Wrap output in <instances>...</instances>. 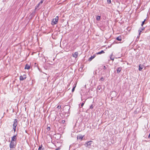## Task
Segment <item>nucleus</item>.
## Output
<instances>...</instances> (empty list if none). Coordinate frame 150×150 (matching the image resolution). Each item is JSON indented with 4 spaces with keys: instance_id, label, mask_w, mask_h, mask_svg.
Returning <instances> with one entry per match:
<instances>
[{
    "instance_id": "f257e3e1",
    "label": "nucleus",
    "mask_w": 150,
    "mask_h": 150,
    "mask_svg": "<svg viewBox=\"0 0 150 150\" xmlns=\"http://www.w3.org/2000/svg\"><path fill=\"white\" fill-rule=\"evenodd\" d=\"M59 20V17L58 16H56L55 18L52 19L51 22V24L52 25H54L57 24Z\"/></svg>"
},
{
    "instance_id": "f03ea898",
    "label": "nucleus",
    "mask_w": 150,
    "mask_h": 150,
    "mask_svg": "<svg viewBox=\"0 0 150 150\" xmlns=\"http://www.w3.org/2000/svg\"><path fill=\"white\" fill-rule=\"evenodd\" d=\"M17 119H15L13 121V129L14 132L16 131V127L17 126L18 122H17Z\"/></svg>"
},
{
    "instance_id": "7ed1b4c3",
    "label": "nucleus",
    "mask_w": 150,
    "mask_h": 150,
    "mask_svg": "<svg viewBox=\"0 0 150 150\" xmlns=\"http://www.w3.org/2000/svg\"><path fill=\"white\" fill-rule=\"evenodd\" d=\"M93 141H90L87 142L84 144V145L87 147L90 148L91 147V144L92 143Z\"/></svg>"
},
{
    "instance_id": "20e7f679",
    "label": "nucleus",
    "mask_w": 150,
    "mask_h": 150,
    "mask_svg": "<svg viewBox=\"0 0 150 150\" xmlns=\"http://www.w3.org/2000/svg\"><path fill=\"white\" fill-rule=\"evenodd\" d=\"M16 144L14 142L11 141L9 145V147L11 149L14 148L16 146Z\"/></svg>"
},
{
    "instance_id": "39448f33",
    "label": "nucleus",
    "mask_w": 150,
    "mask_h": 150,
    "mask_svg": "<svg viewBox=\"0 0 150 150\" xmlns=\"http://www.w3.org/2000/svg\"><path fill=\"white\" fill-rule=\"evenodd\" d=\"M17 139L16 135H14L11 138V141L14 142L16 141Z\"/></svg>"
},
{
    "instance_id": "423d86ee",
    "label": "nucleus",
    "mask_w": 150,
    "mask_h": 150,
    "mask_svg": "<svg viewBox=\"0 0 150 150\" xmlns=\"http://www.w3.org/2000/svg\"><path fill=\"white\" fill-rule=\"evenodd\" d=\"M78 53L77 52H76L72 54V56L75 58H76L78 57Z\"/></svg>"
},
{
    "instance_id": "0eeeda50",
    "label": "nucleus",
    "mask_w": 150,
    "mask_h": 150,
    "mask_svg": "<svg viewBox=\"0 0 150 150\" xmlns=\"http://www.w3.org/2000/svg\"><path fill=\"white\" fill-rule=\"evenodd\" d=\"M26 78L25 76L24 75L23 76H21L20 77V79L21 81H23Z\"/></svg>"
},
{
    "instance_id": "6e6552de",
    "label": "nucleus",
    "mask_w": 150,
    "mask_h": 150,
    "mask_svg": "<svg viewBox=\"0 0 150 150\" xmlns=\"http://www.w3.org/2000/svg\"><path fill=\"white\" fill-rule=\"evenodd\" d=\"M144 27H142V28L140 29H139V30H138V31H139V36H138L137 37V38H139V37L140 36V35L141 34V32L142 31V30H144Z\"/></svg>"
},
{
    "instance_id": "1a4fd4ad",
    "label": "nucleus",
    "mask_w": 150,
    "mask_h": 150,
    "mask_svg": "<svg viewBox=\"0 0 150 150\" xmlns=\"http://www.w3.org/2000/svg\"><path fill=\"white\" fill-rule=\"evenodd\" d=\"M95 55H94L93 56H91L90 58H89L88 60L89 61H91L93 58L96 57Z\"/></svg>"
},
{
    "instance_id": "9d476101",
    "label": "nucleus",
    "mask_w": 150,
    "mask_h": 150,
    "mask_svg": "<svg viewBox=\"0 0 150 150\" xmlns=\"http://www.w3.org/2000/svg\"><path fill=\"white\" fill-rule=\"evenodd\" d=\"M144 66L143 65L140 64L139 65V71H141L142 69L143 68Z\"/></svg>"
},
{
    "instance_id": "9b49d317",
    "label": "nucleus",
    "mask_w": 150,
    "mask_h": 150,
    "mask_svg": "<svg viewBox=\"0 0 150 150\" xmlns=\"http://www.w3.org/2000/svg\"><path fill=\"white\" fill-rule=\"evenodd\" d=\"M122 69V67H118L117 69V73H119Z\"/></svg>"
},
{
    "instance_id": "f8f14e48",
    "label": "nucleus",
    "mask_w": 150,
    "mask_h": 150,
    "mask_svg": "<svg viewBox=\"0 0 150 150\" xmlns=\"http://www.w3.org/2000/svg\"><path fill=\"white\" fill-rule=\"evenodd\" d=\"M113 53H112L110 56V58L111 60L113 61L114 59V57L113 56Z\"/></svg>"
},
{
    "instance_id": "ddd939ff",
    "label": "nucleus",
    "mask_w": 150,
    "mask_h": 150,
    "mask_svg": "<svg viewBox=\"0 0 150 150\" xmlns=\"http://www.w3.org/2000/svg\"><path fill=\"white\" fill-rule=\"evenodd\" d=\"M30 68V66L28 64H26L25 67V69H29Z\"/></svg>"
},
{
    "instance_id": "4468645a",
    "label": "nucleus",
    "mask_w": 150,
    "mask_h": 150,
    "mask_svg": "<svg viewBox=\"0 0 150 150\" xmlns=\"http://www.w3.org/2000/svg\"><path fill=\"white\" fill-rule=\"evenodd\" d=\"M116 39L119 41H121L122 40V38L121 36H119L116 38Z\"/></svg>"
},
{
    "instance_id": "2eb2a0df",
    "label": "nucleus",
    "mask_w": 150,
    "mask_h": 150,
    "mask_svg": "<svg viewBox=\"0 0 150 150\" xmlns=\"http://www.w3.org/2000/svg\"><path fill=\"white\" fill-rule=\"evenodd\" d=\"M83 136H81V135H80V136H78L77 137V139H80L81 140H82V139H83Z\"/></svg>"
},
{
    "instance_id": "dca6fc26",
    "label": "nucleus",
    "mask_w": 150,
    "mask_h": 150,
    "mask_svg": "<svg viewBox=\"0 0 150 150\" xmlns=\"http://www.w3.org/2000/svg\"><path fill=\"white\" fill-rule=\"evenodd\" d=\"M105 53L104 52L103 50H102L100 52H99L98 53H97V54H101L104 53Z\"/></svg>"
},
{
    "instance_id": "f3484780",
    "label": "nucleus",
    "mask_w": 150,
    "mask_h": 150,
    "mask_svg": "<svg viewBox=\"0 0 150 150\" xmlns=\"http://www.w3.org/2000/svg\"><path fill=\"white\" fill-rule=\"evenodd\" d=\"M100 16H97L96 17V19L98 21L100 20Z\"/></svg>"
},
{
    "instance_id": "a211bd4d",
    "label": "nucleus",
    "mask_w": 150,
    "mask_h": 150,
    "mask_svg": "<svg viewBox=\"0 0 150 150\" xmlns=\"http://www.w3.org/2000/svg\"><path fill=\"white\" fill-rule=\"evenodd\" d=\"M42 145H41L39 147L38 150H43L42 149Z\"/></svg>"
},
{
    "instance_id": "6ab92c4d",
    "label": "nucleus",
    "mask_w": 150,
    "mask_h": 150,
    "mask_svg": "<svg viewBox=\"0 0 150 150\" xmlns=\"http://www.w3.org/2000/svg\"><path fill=\"white\" fill-rule=\"evenodd\" d=\"M146 21V19H144V21H143L142 23V24H141V25L142 26H143V25L144 24V23H145V22Z\"/></svg>"
},
{
    "instance_id": "aec40b11",
    "label": "nucleus",
    "mask_w": 150,
    "mask_h": 150,
    "mask_svg": "<svg viewBox=\"0 0 150 150\" xmlns=\"http://www.w3.org/2000/svg\"><path fill=\"white\" fill-rule=\"evenodd\" d=\"M76 87V86H75L73 88H72V92H73L74 91V90H75V87Z\"/></svg>"
},
{
    "instance_id": "412c9836",
    "label": "nucleus",
    "mask_w": 150,
    "mask_h": 150,
    "mask_svg": "<svg viewBox=\"0 0 150 150\" xmlns=\"http://www.w3.org/2000/svg\"><path fill=\"white\" fill-rule=\"evenodd\" d=\"M107 2L108 4H110L111 3V0H107Z\"/></svg>"
},
{
    "instance_id": "4be33fe9",
    "label": "nucleus",
    "mask_w": 150,
    "mask_h": 150,
    "mask_svg": "<svg viewBox=\"0 0 150 150\" xmlns=\"http://www.w3.org/2000/svg\"><path fill=\"white\" fill-rule=\"evenodd\" d=\"M100 80L101 81H103L104 80L103 77H101L100 79Z\"/></svg>"
},
{
    "instance_id": "5701e85b",
    "label": "nucleus",
    "mask_w": 150,
    "mask_h": 150,
    "mask_svg": "<svg viewBox=\"0 0 150 150\" xmlns=\"http://www.w3.org/2000/svg\"><path fill=\"white\" fill-rule=\"evenodd\" d=\"M93 105H91L90 106V109H93Z\"/></svg>"
},
{
    "instance_id": "b1692460",
    "label": "nucleus",
    "mask_w": 150,
    "mask_h": 150,
    "mask_svg": "<svg viewBox=\"0 0 150 150\" xmlns=\"http://www.w3.org/2000/svg\"><path fill=\"white\" fill-rule=\"evenodd\" d=\"M103 69L105 70L106 69V67L105 66H103Z\"/></svg>"
},
{
    "instance_id": "393cba45",
    "label": "nucleus",
    "mask_w": 150,
    "mask_h": 150,
    "mask_svg": "<svg viewBox=\"0 0 150 150\" xmlns=\"http://www.w3.org/2000/svg\"><path fill=\"white\" fill-rule=\"evenodd\" d=\"M84 104V103H83L81 105V107H82Z\"/></svg>"
},
{
    "instance_id": "a878e982",
    "label": "nucleus",
    "mask_w": 150,
    "mask_h": 150,
    "mask_svg": "<svg viewBox=\"0 0 150 150\" xmlns=\"http://www.w3.org/2000/svg\"><path fill=\"white\" fill-rule=\"evenodd\" d=\"M60 149V147H58L57 148L54 150H59Z\"/></svg>"
},
{
    "instance_id": "bb28decb",
    "label": "nucleus",
    "mask_w": 150,
    "mask_h": 150,
    "mask_svg": "<svg viewBox=\"0 0 150 150\" xmlns=\"http://www.w3.org/2000/svg\"><path fill=\"white\" fill-rule=\"evenodd\" d=\"M47 130H48V131H49V130H50V127H48L47 128Z\"/></svg>"
},
{
    "instance_id": "cd10ccee",
    "label": "nucleus",
    "mask_w": 150,
    "mask_h": 150,
    "mask_svg": "<svg viewBox=\"0 0 150 150\" xmlns=\"http://www.w3.org/2000/svg\"><path fill=\"white\" fill-rule=\"evenodd\" d=\"M65 122V120H62V123H64V122Z\"/></svg>"
},
{
    "instance_id": "c85d7f7f",
    "label": "nucleus",
    "mask_w": 150,
    "mask_h": 150,
    "mask_svg": "<svg viewBox=\"0 0 150 150\" xmlns=\"http://www.w3.org/2000/svg\"><path fill=\"white\" fill-rule=\"evenodd\" d=\"M61 108V106H60L59 105H58L57 107V108Z\"/></svg>"
},
{
    "instance_id": "c756f323",
    "label": "nucleus",
    "mask_w": 150,
    "mask_h": 150,
    "mask_svg": "<svg viewBox=\"0 0 150 150\" xmlns=\"http://www.w3.org/2000/svg\"><path fill=\"white\" fill-rule=\"evenodd\" d=\"M43 3V1L42 0L39 3V4H42Z\"/></svg>"
},
{
    "instance_id": "7c9ffc66",
    "label": "nucleus",
    "mask_w": 150,
    "mask_h": 150,
    "mask_svg": "<svg viewBox=\"0 0 150 150\" xmlns=\"http://www.w3.org/2000/svg\"><path fill=\"white\" fill-rule=\"evenodd\" d=\"M150 133L149 135L148 136V138H150Z\"/></svg>"
}]
</instances>
